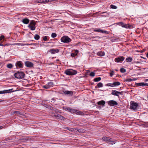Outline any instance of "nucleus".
<instances>
[{
	"label": "nucleus",
	"instance_id": "nucleus-17",
	"mask_svg": "<svg viewBox=\"0 0 148 148\" xmlns=\"http://www.w3.org/2000/svg\"><path fill=\"white\" fill-rule=\"evenodd\" d=\"M22 22L25 24H28L29 22V20L27 18H25L22 20Z\"/></svg>",
	"mask_w": 148,
	"mask_h": 148
},
{
	"label": "nucleus",
	"instance_id": "nucleus-21",
	"mask_svg": "<svg viewBox=\"0 0 148 148\" xmlns=\"http://www.w3.org/2000/svg\"><path fill=\"white\" fill-rule=\"evenodd\" d=\"M97 55L100 56H104L105 53L103 51H100L97 53Z\"/></svg>",
	"mask_w": 148,
	"mask_h": 148
},
{
	"label": "nucleus",
	"instance_id": "nucleus-49",
	"mask_svg": "<svg viewBox=\"0 0 148 148\" xmlns=\"http://www.w3.org/2000/svg\"><path fill=\"white\" fill-rule=\"evenodd\" d=\"M59 116H61V115L60 114H58L57 115H55V117L56 118L59 119Z\"/></svg>",
	"mask_w": 148,
	"mask_h": 148
},
{
	"label": "nucleus",
	"instance_id": "nucleus-28",
	"mask_svg": "<svg viewBox=\"0 0 148 148\" xmlns=\"http://www.w3.org/2000/svg\"><path fill=\"white\" fill-rule=\"evenodd\" d=\"M43 88H45V89H49V88H51L50 87V86L49 85V84H48L45 85L43 86Z\"/></svg>",
	"mask_w": 148,
	"mask_h": 148
},
{
	"label": "nucleus",
	"instance_id": "nucleus-55",
	"mask_svg": "<svg viewBox=\"0 0 148 148\" xmlns=\"http://www.w3.org/2000/svg\"><path fill=\"white\" fill-rule=\"evenodd\" d=\"M3 128V127L1 126H0V129H2Z\"/></svg>",
	"mask_w": 148,
	"mask_h": 148
},
{
	"label": "nucleus",
	"instance_id": "nucleus-32",
	"mask_svg": "<svg viewBox=\"0 0 148 148\" xmlns=\"http://www.w3.org/2000/svg\"><path fill=\"white\" fill-rule=\"evenodd\" d=\"M48 0H40L38 1V2L45 3L48 2Z\"/></svg>",
	"mask_w": 148,
	"mask_h": 148
},
{
	"label": "nucleus",
	"instance_id": "nucleus-46",
	"mask_svg": "<svg viewBox=\"0 0 148 148\" xmlns=\"http://www.w3.org/2000/svg\"><path fill=\"white\" fill-rule=\"evenodd\" d=\"M4 36H2L0 37V42L3 39H4Z\"/></svg>",
	"mask_w": 148,
	"mask_h": 148
},
{
	"label": "nucleus",
	"instance_id": "nucleus-38",
	"mask_svg": "<svg viewBox=\"0 0 148 148\" xmlns=\"http://www.w3.org/2000/svg\"><path fill=\"white\" fill-rule=\"evenodd\" d=\"M120 71L121 73H124L126 72V70L123 68H121L120 69Z\"/></svg>",
	"mask_w": 148,
	"mask_h": 148
},
{
	"label": "nucleus",
	"instance_id": "nucleus-4",
	"mask_svg": "<svg viewBox=\"0 0 148 148\" xmlns=\"http://www.w3.org/2000/svg\"><path fill=\"white\" fill-rule=\"evenodd\" d=\"M61 40L63 42L67 43L70 42L71 40L67 36H64L61 38Z\"/></svg>",
	"mask_w": 148,
	"mask_h": 148
},
{
	"label": "nucleus",
	"instance_id": "nucleus-6",
	"mask_svg": "<svg viewBox=\"0 0 148 148\" xmlns=\"http://www.w3.org/2000/svg\"><path fill=\"white\" fill-rule=\"evenodd\" d=\"M138 106V104L135 102H132L131 103L130 108L131 109L135 110L137 109Z\"/></svg>",
	"mask_w": 148,
	"mask_h": 148
},
{
	"label": "nucleus",
	"instance_id": "nucleus-25",
	"mask_svg": "<svg viewBox=\"0 0 148 148\" xmlns=\"http://www.w3.org/2000/svg\"><path fill=\"white\" fill-rule=\"evenodd\" d=\"M104 13L105 14V15H102V16H104L105 17H108V16L109 14L108 13H107L106 12H101L100 13V14H103Z\"/></svg>",
	"mask_w": 148,
	"mask_h": 148
},
{
	"label": "nucleus",
	"instance_id": "nucleus-16",
	"mask_svg": "<svg viewBox=\"0 0 148 148\" xmlns=\"http://www.w3.org/2000/svg\"><path fill=\"white\" fill-rule=\"evenodd\" d=\"M49 52L52 54H54L58 53L59 52V50L58 49H51L50 50Z\"/></svg>",
	"mask_w": 148,
	"mask_h": 148
},
{
	"label": "nucleus",
	"instance_id": "nucleus-13",
	"mask_svg": "<svg viewBox=\"0 0 148 148\" xmlns=\"http://www.w3.org/2000/svg\"><path fill=\"white\" fill-rule=\"evenodd\" d=\"M13 89H11L9 90H4L3 91H0V94H4V93H8L9 92H11L12 91Z\"/></svg>",
	"mask_w": 148,
	"mask_h": 148
},
{
	"label": "nucleus",
	"instance_id": "nucleus-60",
	"mask_svg": "<svg viewBox=\"0 0 148 148\" xmlns=\"http://www.w3.org/2000/svg\"><path fill=\"white\" fill-rule=\"evenodd\" d=\"M115 71H118V70L117 69H115Z\"/></svg>",
	"mask_w": 148,
	"mask_h": 148
},
{
	"label": "nucleus",
	"instance_id": "nucleus-35",
	"mask_svg": "<svg viewBox=\"0 0 148 148\" xmlns=\"http://www.w3.org/2000/svg\"><path fill=\"white\" fill-rule=\"evenodd\" d=\"M48 84L50 87L53 86V82H49Z\"/></svg>",
	"mask_w": 148,
	"mask_h": 148
},
{
	"label": "nucleus",
	"instance_id": "nucleus-45",
	"mask_svg": "<svg viewBox=\"0 0 148 148\" xmlns=\"http://www.w3.org/2000/svg\"><path fill=\"white\" fill-rule=\"evenodd\" d=\"M14 113H15V114H21L20 112L18 111H14Z\"/></svg>",
	"mask_w": 148,
	"mask_h": 148
},
{
	"label": "nucleus",
	"instance_id": "nucleus-42",
	"mask_svg": "<svg viewBox=\"0 0 148 148\" xmlns=\"http://www.w3.org/2000/svg\"><path fill=\"white\" fill-rule=\"evenodd\" d=\"M107 86H108L113 87L114 86V83L113 84H107Z\"/></svg>",
	"mask_w": 148,
	"mask_h": 148
},
{
	"label": "nucleus",
	"instance_id": "nucleus-58",
	"mask_svg": "<svg viewBox=\"0 0 148 148\" xmlns=\"http://www.w3.org/2000/svg\"><path fill=\"white\" fill-rule=\"evenodd\" d=\"M0 46H3V44H2L1 43H0Z\"/></svg>",
	"mask_w": 148,
	"mask_h": 148
},
{
	"label": "nucleus",
	"instance_id": "nucleus-18",
	"mask_svg": "<svg viewBox=\"0 0 148 148\" xmlns=\"http://www.w3.org/2000/svg\"><path fill=\"white\" fill-rule=\"evenodd\" d=\"M65 94L69 95L72 96L73 94V92L71 91H69L68 90L65 91L64 92Z\"/></svg>",
	"mask_w": 148,
	"mask_h": 148
},
{
	"label": "nucleus",
	"instance_id": "nucleus-54",
	"mask_svg": "<svg viewBox=\"0 0 148 148\" xmlns=\"http://www.w3.org/2000/svg\"><path fill=\"white\" fill-rule=\"evenodd\" d=\"M95 38H97V39H99V38H100V37H99V36H96Z\"/></svg>",
	"mask_w": 148,
	"mask_h": 148
},
{
	"label": "nucleus",
	"instance_id": "nucleus-11",
	"mask_svg": "<svg viewBox=\"0 0 148 148\" xmlns=\"http://www.w3.org/2000/svg\"><path fill=\"white\" fill-rule=\"evenodd\" d=\"M73 113H75L76 114L81 115H83L84 113L80 111L77 110H75L74 109V111Z\"/></svg>",
	"mask_w": 148,
	"mask_h": 148
},
{
	"label": "nucleus",
	"instance_id": "nucleus-15",
	"mask_svg": "<svg viewBox=\"0 0 148 148\" xmlns=\"http://www.w3.org/2000/svg\"><path fill=\"white\" fill-rule=\"evenodd\" d=\"M102 139L104 141L108 142L110 140H111L112 139L109 137L106 136H103L102 138Z\"/></svg>",
	"mask_w": 148,
	"mask_h": 148
},
{
	"label": "nucleus",
	"instance_id": "nucleus-62",
	"mask_svg": "<svg viewBox=\"0 0 148 148\" xmlns=\"http://www.w3.org/2000/svg\"><path fill=\"white\" fill-rule=\"evenodd\" d=\"M6 45H4V46H6Z\"/></svg>",
	"mask_w": 148,
	"mask_h": 148
},
{
	"label": "nucleus",
	"instance_id": "nucleus-57",
	"mask_svg": "<svg viewBox=\"0 0 148 148\" xmlns=\"http://www.w3.org/2000/svg\"><path fill=\"white\" fill-rule=\"evenodd\" d=\"M64 129H67V130H68V127H64Z\"/></svg>",
	"mask_w": 148,
	"mask_h": 148
},
{
	"label": "nucleus",
	"instance_id": "nucleus-40",
	"mask_svg": "<svg viewBox=\"0 0 148 148\" xmlns=\"http://www.w3.org/2000/svg\"><path fill=\"white\" fill-rule=\"evenodd\" d=\"M15 45H29V44H21V43H16L15 44Z\"/></svg>",
	"mask_w": 148,
	"mask_h": 148
},
{
	"label": "nucleus",
	"instance_id": "nucleus-41",
	"mask_svg": "<svg viewBox=\"0 0 148 148\" xmlns=\"http://www.w3.org/2000/svg\"><path fill=\"white\" fill-rule=\"evenodd\" d=\"M90 75L92 77H94L95 76V73L93 72H92L90 73Z\"/></svg>",
	"mask_w": 148,
	"mask_h": 148
},
{
	"label": "nucleus",
	"instance_id": "nucleus-31",
	"mask_svg": "<svg viewBox=\"0 0 148 148\" xmlns=\"http://www.w3.org/2000/svg\"><path fill=\"white\" fill-rule=\"evenodd\" d=\"M117 24L119 25L122 26V27H123L124 23L122 22H120L117 23Z\"/></svg>",
	"mask_w": 148,
	"mask_h": 148
},
{
	"label": "nucleus",
	"instance_id": "nucleus-14",
	"mask_svg": "<svg viewBox=\"0 0 148 148\" xmlns=\"http://www.w3.org/2000/svg\"><path fill=\"white\" fill-rule=\"evenodd\" d=\"M63 109L65 111H68L72 113H73V111H74V109H73L67 107L64 108Z\"/></svg>",
	"mask_w": 148,
	"mask_h": 148
},
{
	"label": "nucleus",
	"instance_id": "nucleus-1",
	"mask_svg": "<svg viewBox=\"0 0 148 148\" xmlns=\"http://www.w3.org/2000/svg\"><path fill=\"white\" fill-rule=\"evenodd\" d=\"M77 71L72 69H68L64 71V73L67 75H73L77 74Z\"/></svg>",
	"mask_w": 148,
	"mask_h": 148
},
{
	"label": "nucleus",
	"instance_id": "nucleus-3",
	"mask_svg": "<svg viewBox=\"0 0 148 148\" xmlns=\"http://www.w3.org/2000/svg\"><path fill=\"white\" fill-rule=\"evenodd\" d=\"M36 25L35 21L33 20L31 21L29 24L28 25V27L32 30H34L35 29Z\"/></svg>",
	"mask_w": 148,
	"mask_h": 148
},
{
	"label": "nucleus",
	"instance_id": "nucleus-30",
	"mask_svg": "<svg viewBox=\"0 0 148 148\" xmlns=\"http://www.w3.org/2000/svg\"><path fill=\"white\" fill-rule=\"evenodd\" d=\"M110 143V144L113 145L114 144H115L116 142L114 140H110V141H109V142Z\"/></svg>",
	"mask_w": 148,
	"mask_h": 148
},
{
	"label": "nucleus",
	"instance_id": "nucleus-9",
	"mask_svg": "<svg viewBox=\"0 0 148 148\" xmlns=\"http://www.w3.org/2000/svg\"><path fill=\"white\" fill-rule=\"evenodd\" d=\"M125 59V58L123 56H121L116 58L115 59L116 62H122Z\"/></svg>",
	"mask_w": 148,
	"mask_h": 148
},
{
	"label": "nucleus",
	"instance_id": "nucleus-33",
	"mask_svg": "<svg viewBox=\"0 0 148 148\" xmlns=\"http://www.w3.org/2000/svg\"><path fill=\"white\" fill-rule=\"evenodd\" d=\"M114 86H119L120 84V83L119 82H115L113 83Z\"/></svg>",
	"mask_w": 148,
	"mask_h": 148
},
{
	"label": "nucleus",
	"instance_id": "nucleus-29",
	"mask_svg": "<svg viewBox=\"0 0 148 148\" xmlns=\"http://www.w3.org/2000/svg\"><path fill=\"white\" fill-rule=\"evenodd\" d=\"M43 88H45V89H49V88H51L50 87V86L49 85V84H48L45 85L43 86Z\"/></svg>",
	"mask_w": 148,
	"mask_h": 148
},
{
	"label": "nucleus",
	"instance_id": "nucleus-44",
	"mask_svg": "<svg viewBox=\"0 0 148 148\" xmlns=\"http://www.w3.org/2000/svg\"><path fill=\"white\" fill-rule=\"evenodd\" d=\"M114 72L113 71H111V72L110 73V76L112 77L113 75L114 74Z\"/></svg>",
	"mask_w": 148,
	"mask_h": 148
},
{
	"label": "nucleus",
	"instance_id": "nucleus-23",
	"mask_svg": "<svg viewBox=\"0 0 148 148\" xmlns=\"http://www.w3.org/2000/svg\"><path fill=\"white\" fill-rule=\"evenodd\" d=\"M103 86V84L101 82H99L97 84V86H95V88H98L101 87H102Z\"/></svg>",
	"mask_w": 148,
	"mask_h": 148
},
{
	"label": "nucleus",
	"instance_id": "nucleus-7",
	"mask_svg": "<svg viewBox=\"0 0 148 148\" xmlns=\"http://www.w3.org/2000/svg\"><path fill=\"white\" fill-rule=\"evenodd\" d=\"M123 93V92H118L115 90H112L111 94L113 95L117 96H119V94L122 95Z\"/></svg>",
	"mask_w": 148,
	"mask_h": 148
},
{
	"label": "nucleus",
	"instance_id": "nucleus-39",
	"mask_svg": "<svg viewBox=\"0 0 148 148\" xmlns=\"http://www.w3.org/2000/svg\"><path fill=\"white\" fill-rule=\"evenodd\" d=\"M57 36V34L55 33H52L51 35V36L52 38H55Z\"/></svg>",
	"mask_w": 148,
	"mask_h": 148
},
{
	"label": "nucleus",
	"instance_id": "nucleus-36",
	"mask_svg": "<svg viewBox=\"0 0 148 148\" xmlns=\"http://www.w3.org/2000/svg\"><path fill=\"white\" fill-rule=\"evenodd\" d=\"M137 79H127V81H128V82H131L133 81H135Z\"/></svg>",
	"mask_w": 148,
	"mask_h": 148
},
{
	"label": "nucleus",
	"instance_id": "nucleus-8",
	"mask_svg": "<svg viewBox=\"0 0 148 148\" xmlns=\"http://www.w3.org/2000/svg\"><path fill=\"white\" fill-rule=\"evenodd\" d=\"M23 64L20 61H18L16 63V66L17 68L18 67L19 68H22L23 67Z\"/></svg>",
	"mask_w": 148,
	"mask_h": 148
},
{
	"label": "nucleus",
	"instance_id": "nucleus-52",
	"mask_svg": "<svg viewBox=\"0 0 148 148\" xmlns=\"http://www.w3.org/2000/svg\"><path fill=\"white\" fill-rule=\"evenodd\" d=\"M79 131V132H85V130H82V131H81V130H78Z\"/></svg>",
	"mask_w": 148,
	"mask_h": 148
},
{
	"label": "nucleus",
	"instance_id": "nucleus-53",
	"mask_svg": "<svg viewBox=\"0 0 148 148\" xmlns=\"http://www.w3.org/2000/svg\"><path fill=\"white\" fill-rule=\"evenodd\" d=\"M14 114H15V113H14V111L13 112H12L11 113V115H13Z\"/></svg>",
	"mask_w": 148,
	"mask_h": 148
},
{
	"label": "nucleus",
	"instance_id": "nucleus-59",
	"mask_svg": "<svg viewBox=\"0 0 148 148\" xmlns=\"http://www.w3.org/2000/svg\"><path fill=\"white\" fill-rule=\"evenodd\" d=\"M2 100L1 99H0V102L2 101Z\"/></svg>",
	"mask_w": 148,
	"mask_h": 148
},
{
	"label": "nucleus",
	"instance_id": "nucleus-24",
	"mask_svg": "<svg viewBox=\"0 0 148 148\" xmlns=\"http://www.w3.org/2000/svg\"><path fill=\"white\" fill-rule=\"evenodd\" d=\"M133 59L132 58L128 57L126 59V60L127 62H130L132 61Z\"/></svg>",
	"mask_w": 148,
	"mask_h": 148
},
{
	"label": "nucleus",
	"instance_id": "nucleus-51",
	"mask_svg": "<svg viewBox=\"0 0 148 148\" xmlns=\"http://www.w3.org/2000/svg\"><path fill=\"white\" fill-rule=\"evenodd\" d=\"M56 1V0H48V1L49 2H51L53 1Z\"/></svg>",
	"mask_w": 148,
	"mask_h": 148
},
{
	"label": "nucleus",
	"instance_id": "nucleus-34",
	"mask_svg": "<svg viewBox=\"0 0 148 148\" xmlns=\"http://www.w3.org/2000/svg\"><path fill=\"white\" fill-rule=\"evenodd\" d=\"M7 67L9 68H11L13 66V65L11 64H9L7 65Z\"/></svg>",
	"mask_w": 148,
	"mask_h": 148
},
{
	"label": "nucleus",
	"instance_id": "nucleus-61",
	"mask_svg": "<svg viewBox=\"0 0 148 148\" xmlns=\"http://www.w3.org/2000/svg\"><path fill=\"white\" fill-rule=\"evenodd\" d=\"M52 100H54L53 99H52Z\"/></svg>",
	"mask_w": 148,
	"mask_h": 148
},
{
	"label": "nucleus",
	"instance_id": "nucleus-37",
	"mask_svg": "<svg viewBox=\"0 0 148 148\" xmlns=\"http://www.w3.org/2000/svg\"><path fill=\"white\" fill-rule=\"evenodd\" d=\"M59 116V119H60L61 120H65V118L63 116L61 115Z\"/></svg>",
	"mask_w": 148,
	"mask_h": 148
},
{
	"label": "nucleus",
	"instance_id": "nucleus-26",
	"mask_svg": "<svg viewBox=\"0 0 148 148\" xmlns=\"http://www.w3.org/2000/svg\"><path fill=\"white\" fill-rule=\"evenodd\" d=\"M101 78L100 77H98L95 78L94 79V81L95 82H98L101 80Z\"/></svg>",
	"mask_w": 148,
	"mask_h": 148
},
{
	"label": "nucleus",
	"instance_id": "nucleus-56",
	"mask_svg": "<svg viewBox=\"0 0 148 148\" xmlns=\"http://www.w3.org/2000/svg\"><path fill=\"white\" fill-rule=\"evenodd\" d=\"M146 56L147 58H148V52L146 53Z\"/></svg>",
	"mask_w": 148,
	"mask_h": 148
},
{
	"label": "nucleus",
	"instance_id": "nucleus-5",
	"mask_svg": "<svg viewBox=\"0 0 148 148\" xmlns=\"http://www.w3.org/2000/svg\"><path fill=\"white\" fill-rule=\"evenodd\" d=\"M108 104L111 106H114L118 104L117 102L114 100H110L108 101Z\"/></svg>",
	"mask_w": 148,
	"mask_h": 148
},
{
	"label": "nucleus",
	"instance_id": "nucleus-10",
	"mask_svg": "<svg viewBox=\"0 0 148 148\" xmlns=\"http://www.w3.org/2000/svg\"><path fill=\"white\" fill-rule=\"evenodd\" d=\"M94 31L95 32H99L102 33H105L106 34H108L109 32L103 30V29H101L98 28L94 30Z\"/></svg>",
	"mask_w": 148,
	"mask_h": 148
},
{
	"label": "nucleus",
	"instance_id": "nucleus-19",
	"mask_svg": "<svg viewBox=\"0 0 148 148\" xmlns=\"http://www.w3.org/2000/svg\"><path fill=\"white\" fill-rule=\"evenodd\" d=\"M123 27L125 28H131L132 27V25H130L128 24H125L124 23Z\"/></svg>",
	"mask_w": 148,
	"mask_h": 148
},
{
	"label": "nucleus",
	"instance_id": "nucleus-43",
	"mask_svg": "<svg viewBox=\"0 0 148 148\" xmlns=\"http://www.w3.org/2000/svg\"><path fill=\"white\" fill-rule=\"evenodd\" d=\"M110 7L113 9H116L117 8V7L116 6L112 5H110Z\"/></svg>",
	"mask_w": 148,
	"mask_h": 148
},
{
	"label": "nucleus",
	"instance_id": "nucleus-2",
	"mask_svg": "<svg viewBox=\"0 0 148 148\" xmlns=\"http://www.w3.org/2000/svg\"><path fill=\"white\" fill-rule=\"evenodd\" d=\"M25 76V74L22 72L18 71L14 74L15 77L18 79H23Z\"/></svg>",
	"mask_w": 148,
	"mask_h": 148
},
{
	"label": "nucleus",
	"instance_id": "nucleus-22",
	"mask_svg": "<svg viewBox=\"0 0 148 148\" xmlns=\"http://www.w3.org/2000/svg\"><path fill=\"white\" fill-rule=\"evenodd\" d=\"M137 85L140 86H148L147 84H145L144 83H137Z\"/></svg>",
	"mask_w": 148,
	"mask_h": 148
},
{
	"label": "nucleus",
	"instance_id": "nucleus-47",
	"mask_svg": "<svg viewBox=\"0 0 148 148\" xmlns=\"http://www.w3.org/2000/svg\"><path fill=\"white\" fill-rule=\"evenodd\" d=\"M43 40L44 41H45L47 40V37L46 36H45L43 37Z\"/></svg>",
	"mask_w": 148,
	"mask_h": 148
},
{
	"label": "nucleus",
	"instance_id": "nucleus-20",
	"mask_svg": "<svg viewBox=\"0 0 148 148\" xmlns=\"http://www.w3.org/2000/svg\"><path fill=\"white\" fill-rule=\"evenodd\" d=\"M97 103L100 106H104L105 103V101L104 100H101L97 102Z\"/></svg>",
	"mask_w": 148,
	"mask_h": 148
},
{
	"label": "nucleus",
	"instance_id": "nucleus-12",
	"mask_svg": "<svg viewBox=\"0 0 148 148\" xmlns=\"http://www.w3.org/2000/svg\"><path fill=\"white\" fill-rule=\"evenodd\" d=\"M25 65L27 67H32L33 66V63L29 61H26L25 62Z\"/></svg>",
	"mask_w": 148,
	"mask_h": 148
},
{
	"label": "nucleus",
	"instance_id": "nucleus-27",
	"mask_svg": "<svg viewBox=\"0 0 148 148\" xmlns=\"http://www.w3.org/2000/svg\"><path fill=\"white\" fill-rule=\"evenodd\" d=\"M34 38L36 40H38L40 38V36L38 34H36L34 36Z\"/></svg>",
	"mask_w": 148,
	"mask_h": 148
},
{
	"label": "nucleus",
	"instance_id": "nucleus-50",
	"mask_svg": "<svg viewBox=\"0 0 148 148\" xmlns=\"http://www.w3.org/2000/svg\"><path fill=\"white\" fill-rule=\"evenodd\" d=\"M78 51L77 50H75V52L76 53V55H77V53H78Z\"/></svg>",
	"mask_w": 148,
	"mask_h": 148
},
{
	"label": "nucleus",
	"instance_id": "nucleus-48",
	"mask_svg": "<svg viewBox=\"0 0 148 148\" xmlns=\"http://www.w3.org/2000/svg\"><path fill=\"white\" fill-rule=\"evenodd\" d=\"M76 55L74 53H72L71 54V56L72 57H74Z\"/></svg>",
	"mask_w": 148,
	"mask_h": 148
}]
</instances>
